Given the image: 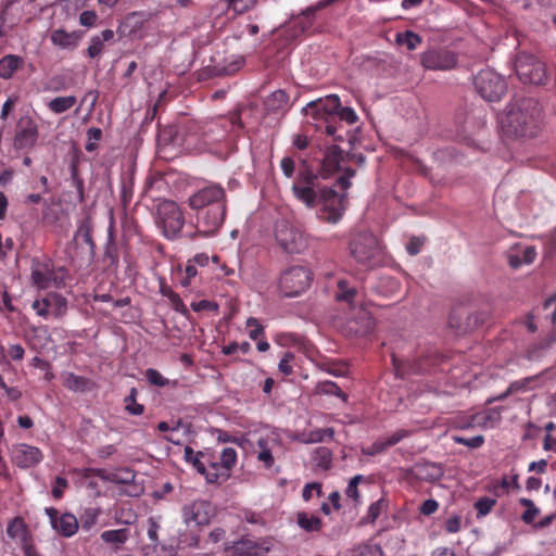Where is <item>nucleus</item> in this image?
Masks as SVG:
<instances>
[{"instance_id": "nucleus-55", "label": "nucleus", "mask_w": 556, "mask_h": 556, "mask_svg": "<svg viewBox=\"0 0 556 556\" xmlns=\"http://www.w3.org/2000/svg\"><path fill=\"white\" fill-rule=\"evenodd\" d=\"M334 116H339L341 121H344L350 125L354 124L357 121V115L355 111L349 106L342 108L340 105L339 110L336 111Z\"/></svg>"}, {"instance_id": "nucleus-41", "label": "nucleus", "mask_w": 556, "mask_h": 556, "mask_svg": "<svg viewBox=\"0 0 556 556\" xmlns=\"http://www.w3.org/2000/svg\"><path fill=\"white\" fill-rule=\"evenodd\" d=\"M365 477L363 475H356L350 479L348 486L345 489V495L350 500L354 502L355 505L361 504V495L358 492L359 482L364 481Z\"/></svg>"}, {"instance_id": "nucleus-52", "label": "nucleus", "mask_w": 556, "mask_h": 556, "mask_svg": "<svg viewBox=\"0 0 556 556\" xmlns=\"http://www.w3.org/2000/svg\"><path fill=\"white\" fill-rule=\"evenodd\" d=\"M229 8H231L236 13H244L250 10L255 3L256 0H225Z\"/></svg>"}, {"instance_id": "nucleus-60", "label": "nucleus", "mask_w": 556, "mask_h": 556, "mask_svg": "<svg viewBox=\"0 0 556 556\" xmlns=\"http://www.w3.org/2000/svg\"><path fill=\"white\" fill-rule=\"evenodd\" d=\"M314 493L317 495L321 493L320 484L316 482L305 484L302 492L303 500L308 502L313 497Z\"/></svg>"}, {"instance_id": "nucleus-26", "label": "nucleus", "mask_w": 556, "mask_h": 556, "mask_svg": "<svg viewBox=\"0 0 556 556\" xmlns=\"http://www.w3.org/2000/svg\"><path fill=\"white\" fill-rule=\"evenodd\" d=\"M130 533L126 528L106 530L101 533V540L118 551L129 539Z\"/></svg>"}, {"instance_id": "nucleus-37", "label": "nucleus", "mask_w": 556, "mask_h": 556, "mask_svg": "<svg viewBox=\"0 0 556 556\" xmlns=\"http://www.w3.org/2000/svg\"><path fill=\"white\" fill-rule=\"evenodd\" d=\"M296 520L299 527L306 532L319 531L321 528V519L315 515L302 511L298 514Z\"/></svg>"}, {"instance_id": "nucleus-24", "label": "nucleus", "mask_w": 556, "mask_h": 556, "mask_svg": "<svg viewBox=\"0 0 556 556\" xmlns=\"http://www.w3.org/2000/svg\"><path fill=\"white\" fill-rule=\"evenodd\" d=\"M338 301H344L350 305L356 306L362 302V295L358 289L346 280L338 281V292L336 294Z\"/></svg>"}, {"instance_id": "nucleus-3", "label": "nucleus", "mask_w": 556, "mask_h": 556, "mask_svg": "<svg viewBox=\"0 0 556 556\" xmlns=\"http://www.w3.org/2000/svg\"><path fill=\"white\" fill-rule=\"evenodd\" d=\"M313 279L312 271L304 266H291L279 278V289L286 296H296L304 292Z\"/></svg>"}, {"instance_id": "nucleus-19", "label": "nucleus", "mask_w": 556, "mask_h": 556, "mask_svg": "<svg viewBox=\"0 0 556 556\" xmlns=\"http://www.w3.org/2000/svg\"><path fill=\"white\" fill-rule=\"evenodd\" d=\"M457 63L455 53L448 50H430L421 54V64L431 71H447Z\"/></svg>"}, {"instance_id": "nucleus-25", "label": "nucleus", "mask_w": 556, "mask_h": 556, "mask_svg": "<svg viewBox=\"0 0 556 556\" xmlns=\"http://www.w3.org/2000/svg\"><path fill=\"white\" fill-rule=\"evenodd\" d=\"M268 112H286L289 109V97L283 90L271 92L264 101Z\"/></svg>"}, {"instance_id": "nucleus-16", "label": "nucleus", "mask_w": 556, "mask_h": 556, "mask_svg": "<svg viewBox=\"0 0 556 556\" xmlns=\"http://www.w3.org/2000/svg\"><path fill=\"white\" fill-rule=\"evenodd\" d=\"M256 457L268 469L275 463L274 454L280 450V437L276 431L261 435L256 444Z\"/></svg>"}, {"instance_id": "nucleus-34", "label": "nucleus", "mask_w": 556, "mask_h": 556, "mask_svg": "<svg viewBox=\"0 0 556 556\" xmlns=\"http://www.w3.org/2000/svg\"><path fill=\"white\" fill-rule=\"evenodd\" d=\"M184 457L199 473L204 470V465L208 462L207 451L195 452L190 446L185 447Z\"/></svg>"}, {"instance_id": "nucleus-9", "label": "nucleus", "mask_w": 556, "mask_h": 556, "mask_svg": "<svg viewBox=\"0 0 556 556\" xmlns=\"http://www.w3.org/2000/svg\"><path fill=\"white\" fill-rule=\"evenodd\" d=\"M189 206L198 212L215 205H226V193L219 185H208L192 193L188 199Z\"/></svg>"}, {"instance_id": "nucleus-53", "label": "nucleus", "mask_w": 556, "mask_h": 556, "mask_svg": "<svg viewBox=\"0 0 556 556\" xmlns=\"http://www.w3.org/2000/svg\"><path fill=\"white\" fill-rule=\"evenodd\" d=\"M159 530L160 525L156 519L153 517L149 518L147 521V535L154 546H156L159 543Z\"/></svg>"}, {"instance_id": "nucleus-10", "label": "nucleus", "mask_w": 556, "mask_h": 556, "mask_svg": "<svg viewBox=\"0 0 556 556\" xmlns=\"http://www.w3.org/2000/svg\"><path fill=\"white\" fill-rule=\"evenodd\" d=\"M351 254L364 265H371V261L380 253L377 238L370 232L357 235L350 243Z\"/></svg>"}, {"instance_id": "nucleus-45", "label": "nucleus", "mask_w": 556, "mask_h": 556, "mask_svg": "<svg viewBox=\"0 0 556 556\" xmlns=\"http://www.w3.org/2000/svg\"><path fill=\"white\" fill-rule=\"evenodd\" d=\"M137 390L132 388L130 390L129 395H127L124 400L125 402V409L132 416H139L143 413L144 408L143 405L139 404L136 401Z\"/></svg>"}, {"instance_id": "nucleus-57", "label": "nucleus", "mask_w": 556, "mask_h": 556, "mask_svg": "<svg viewBox=\"0 0 556 556\" xmlns=\"http://www.w3.org/2000/svg\"><path fill=\"white\" fill-rule=\"evenodd\" d=\"M75 237L76 238H81L87 244H91L92 241H91V236H90V225H89V222L86 219V220H83L76 232H75Z\"/></svg>"}, {"instance_id": "nucleus-17", "label": "nucleus", "mask_w": 556, "mask_h": 556, "mask_svg": "<svg viewBox=\"0 0 556 556\" xmlns=\"http://www.w3.org/2000/svg\"><path fill=\"white\" fill-rule=\"evenodd\" d=\"M46 515L49 518L52 529L64 538H71L78 531L77 518L70 513L60 515L54 507L46 508Z\"/></svg>"}, {"instance_id": "nucleus-31", "label": "nucleus", "mask_w": 556, "mask_h": 556, "mask_svg": "<svg viewBox=\"0 0 556 556\" xmlns=\"http://www.w3.org/2000/svg\"><path fill=\"white\" fill-rule=\"evenodd\" d=\"M113 37L114 33L111 29L103 30L100 36H93L87 50L88 55L92 59L99 56L103 51L104 42L112 40Z\"/></svg>"}, {"instance_id": "nucleus-47", "label": "nucleus", "mask_w": 556, "mask_h": 556, "mask_svg": "<svg viewBox=\"0 0 556 556\" xmlns=\"http://www.w3.org/2000/svg\"><path fill=\"white\" fill-rule=\"evenodd\" d=\"M354 556H382L383 552L380 545L365 543L353 549Z\"/></svg>"}, {"instance_id": "nucleus-63", "label": "nucleus", "mask_w": 556, "mask_h": 556, "mask_svg": "<svg viewBox=\"0 0 556 556\" xmlns=\"http://www.w3.org/2000/svg\"><path fill=\"white\" fill-rule=\"evenodd\" d=\"M280 167L286 177L291 178L293 176L295 164L291 157H283L280 162Z\"/></svg>"}, {"instance_id": "nucleus-18", "label": "nucleus", "mask_w": 556, "mask_h": 556, "mask_svg": "<svg viewBox=\"0 0 556 556\" xmlns=\"http://www.w3.org/2000/svg\"><path fill=\"white\" fill-rule=\"evenodd\" d=\"M10 455L13 464L23 469L34 467L42 460V453L38 447L24 443L13 445Z\"/></svg>"}, {"instance_id": "nucleus-61", "label": "nucleus", "mask_w": 556, "mask_h": 556, "mask_svg": "<svg viewBox=\"0 0 556 556\" xmlns=\"http://www.w3.org/2000/svg\"><path fill=\"white\" fill-rule=\"evenodd\" d=\"M315 453L319 457L318 466L328 468L331 463V452L327 447H318Z\"/></svg>"}, {"instance_id": "nucleus-21", "label": "nucleus", "mask_w": 556, "mask_h": 556, "mask_svg": "<svg viewBox=\"0 0 556 556\" xmlns=\"http://www.w3.org/2000/svg\"><path fill=\"white\" fill-rule=\"evenodd\" d=\"M536 256L535 249L531 245L517 243L507 252L508 263L513 268L531 264Z\"/></svg>"}, {"instance_id": "nucleus-38", "label": "nucleus", "mask_w": 556, "mask_h": 556, "mask_svg": "<svg viewBox=\"0 0 556 556\" xmlns=\"http://www.w3.org/2000/svg\"><path fill=\"white\" fill-rule=\"evenodd\" d=\"M334 431L332 428L316 429L307 433H303L301 442L305 444L323 442L326 438L332 439Z\"/></svg>"}, {"instance_id": "nucleus-44", "label": "nucleus", "mask_w": 556, "mask_h": 556, "mask_svg": "<svg viewBox=\"0 0 556 556\" xmlns=\"http://www.w3.org/2000/svg\"><path fill=\"white\" fill-rule=\"evenodd\" d=\"M316 391L320 394H332L346 401V394L332 381L319 382L316 387Z\"/></svg>"}, {"instance_id": "nucleus-49", "label": "nucleus", "mask_w": 556, "mask_h": 556, "mask_svg": "<svg viewBox=\"0 0 556 556\" xmlns=\"http://www.w3.org/2000/svg\"><path fill=\"white\" fill-rule=\"evenodd\" d=\"M495 504H496L495 498H491L488 496H483V497L479 498L475 503V508L478 511V517L486 516L492 510V508L495 506Z\"/></svg>"}, {"instance_id": "nucleus-48", "label": "nucleus", "mask_w": 556, "mask_h": 556, "mask_svg": "<svg viewBox=\"0 0 556 556\" xmlns=\"http://www.w3.org/2000/svg\"><path fill=\"white\" fill-rule=\"evenodd\" d=\"M245 328L248 330V334L251 340L255 341L261 336L264 334V327L261 325L260 320L255 317H249L247 319Z\"/></svg>"}, {"instance_id": "nucleus-64", "label": "nucleus", "mask_w": 556, "mask_h": 556, "mask_svg": "<svg viewBox=\"0 0 556 556\" xmlns=\"http://www.w3.org/2000/svg\"><path fill=\"white\" fill-rule=\"evenodd\" d=\"M98 516L99 511L97 509L90 508L86 510L85 516L83 517V528L87 530L90 529L94 525Z\"/></svg>"}, {"instance_id": "nucleus-39", "label": "nucleus", "mask_w": 556, "mask_h": 556, "mask_svg": "<svg viewBox=\"0 0 556 556\" xmlns=\"http://www.w3.org/2000/svg\"><path fill=\"white\" fill-rule=\"evenodd\" d=\"M395 41L401 46H405L407 50L412 51L421 43V38L414 31L406 30L404 33H399L396 35Z\"/></svg>"}, {"instance_id": "nucleus-7", "label": "nucleus", "mask_w": 556, "mask_h": 556, "mask_svg": "<svg viewBox=\"0 0 556 556\" xmlns=\"http://www.w3.org/2000/svg\"><path fill=\"white\" fill-rule=\"evenodd\" d=\"M316 181L317 176L313 172L301 170L291 188L294 198L308 208L317 205L319 190L323 189L317 186Z\"/></svg>"}, {"instance_id": "nucleus-35", "label": "nucleus", "mask_w": 556, "mask_h": 556, "mask_svg": "<svg viewBox=\"0 0 556 556\" xmlns=\"http://www.w3.org/2000/svg\"><path fill=\"white\" fill-rule=\"evenodd\" d=\"M75 96L56 97L47 103L48 109L54 114H61L72 109L76 103Z\"/></svg>"}, {"instance_id": "nucleus-13", "label": "nucleus", "mask_w": 556, "mask_h": 556, "mask_svg": "<svg viewBox=\"0 0 556 556\" xmlns=\"http://www.w3.org/2000/svg\"><path fill=\"white\" fill-rule=\"evenodd\" d=\"M39 130L37 123L28 115L20 117L13 139L15 149L29 150L37 143Z\"/></svg>"}, {"instance_id": "nucleus-32", "label": "nucleus", "mask_w": 556, "mask_h": 556, "mask_svg": "<svg viewBox=\"0 0 556 556\" xmlns=\"http://www.w3.org/2000/svg\"><path fill=\"white\" fill-rule=\"evenodd\" d=\"M184 457L199 473L204 470V465L208 462L207 451L195 452L190 446L185 447Z\"/></svg>"}, {"instance_id": "nucleus-43", "label": "nucleus", "mask_w": 556, "mask_h": 556, "mask_svg": "<svg viewBox=\"0 0 556 556\" xmlns=\"http://www.w3.org/2000/svg\"><path fill=\"white\" fill-rule=\"evenodd\" d=\"M245 63L242 55H231L225 61V64L220 68V72L226 75H232L237 73Z\"/></svg>"}, {"instance_id": "nucleus-6", "label": "nucleus", "mask_w": 556, "mask_h": 556, "mask_svg": "<svg viewBox=\"0 0 556 556\" xmlns=\"http://www.w3.org/2000/svg\"><path fill=\"white\" fill-rule=\"evenodd\" d=\"M317 205H320L319 218L336 224L345 210V194H339L331 188H323L319 190Z\"/></svg>"}, {"instance_id": "nucleus-8", "label": "nucleus", "mask_w": 556, "mask_h": 556, "mask_svg": "<svg viewBox=\"0 0 556 556\" xmlns=\"http://www.w3.org/2000/svg\"><path fill=\"white\" fill-rule=\"evenodd\" d=\"M159 225L167 238H175L184 227L185 218L179 206L173 201H163L157 206Z\"/></svg>"}, {"instance_id": "nucleus-42", "label": "nucleus", "mask_w": 556, "mask_h": 556, "mask_svg": "<svg viewBox=\"0 0 556 556\" xmlns=\"http://www.w3.org/2000/svg\"><path fill=\"white\" fill-rule=\"evenodd\" d=\"M218 459L222 464V467H224L225 470L230 473L231 469L237 463V452L232 447H225L223 448Z\"/></svg>"}, {"instance_id": "nucleus-33", "label": "nucleus", "mask_w": 556, "mask_h": 556, "mask_svg": "<svg viewBox=\"0 0 556 556\" xmlns=\"http://www.w3.org/2000/svg\"><path fill=\"white\" fill-rule=\"evenodd\" d=\"M184 457L199 473L204 470V465L208 462L207 451L195 452L190 446L185 447Z\"/></svg>"}, {"instance_id": "nucleus-29", "label": "nucleus", "mask_w": 556, "mask_h": 556, "mask_svg": "<svg viewBox=\"0 0 556 556\" xmlns=\"http://www.w3.org/2000/svg\"><path fill=\"white\" fill-rule=\"evenodd\" d=\"M31 280L39 289H48L51 287L52 271L48 265H35L31 269Z\"/></svg>"}, {"instance_id": "nucleus-4", "label": "nucleus", "mask_w": 556, "mask_h": 556, "mask_svg": "<svg viewBox=\"0 0 556 556\" xmlns=\"http://www.w3.org/2000/svg\"><path fill=\"white\" fill-rule=\"evenodd\" d=\"M477 92L486 101H498L507 90L505 79L492 70L480 71L475 78Z\"/></svg>"}, {"instance_id": "nucleus-2", "label": "nucleus", "mask_w": 556, "mask_h": 556, "mask_svg": "<svg viewBox=\"0 0 556 556\" xmlns=\"http://www.w3.org/2000/svg\"><path fill=\"white\" fill-rule=\"evenodd\" d=\"M275 240L289 254L304 253L311 245V237L300 227L286 219L276 223Z\"/></svg>"}, {"instance_id": "nucleus-20", "label": "nucleus", "mask_w": 556, "mask_h": 556, "mask_svg": "<svg viewBox=\"0 0 556 556\" xmlns=\"http://www.w3.org/2000/svg\"><path fill=\"white\" fill-rule=\"evenodd\" d=\"M408 434H409L408 431H406L404 429L396 430L395 432H393L392 434H390L388 437L379 438L371 445H369L367 447H362V453L364 455H368V456H375V455L381 454L389 447L397 444L403 439L407 438Z\"/></svg>"}, {"instance_id": "nucleus-51", "label": "nucleus", "mask_w": 556, "mask_h": 556, "mask_svg": "<svg viewBox=\"0 0 556 556\" xmlns=\"http://www.w3.org/2000/svg\"><path fill=\"white\" fill-rule=\"evenodd\" d=\"M147 380L156 387H165L168 384V379L165 378L160 371L153 368H149L146 370Z\"/></svg>"}, {"instance_id": "nucleus-54", "label": "nucleus", "mask_w": 556, "mask_h": 556, "mask_svg": "<svg viewBox=\"0 0 556 556\" xmlns=\"http://www.w3.org/2000/svg\"><path fill=\"white\" fill-rule=\"evenodd\" d=\"M293 359H294V354L291 352H286L278 364L279 371L281 374H283L285 376L291 375L293 372V368L291 365Z\"/></svg>"}, {"instance_id": "nucleus-46", "label": "nucleus", "mask_w": 556, "mask_h": 556, "mask_svg": "<svg viewBox=\"0 0 556 556\" xmlns=\"http://www.w3.org/2000/svg\"><path fill=\"white\" fill-rule=\"evenodd\" d=\"M519 503L525 506L527 509L522 514L521 519L526 523H531L535 519V517L540 514L539 508L534 505L533 501L521 497Z\"/></svg>"}, {"instance_id": "nucleus-30", "label": "nucleus", "mask_w": 556, "mask_h": 556, "mask_svg": "<svg viewBox=\"0 0 556 556\" xmlns=\"http://www.w3.org/2000/svg\"><path fill=\"white\" fill-rule=\"evenodd\" d=\"M62 381L64 387L73 392H85L90 387V382L87 378L77 376L74 372L62 374Z\"/></svg>"}, {"instance_id": "nucleus-1", "label": "nucleus", "mask_w": 556, "mask_h": 556, "mask_svg": "<svg viewBox=\"0 0 556 556\" xmlns=\"http://www.w3.org/2000/svg\"><path fill=\"white\" fill-rule=\"evenodd\" d=\"M541 109L534 99H520L510 104L501 118V126L507 136L532 137L536 132Z\"/></svg>"}, {"instance_id": "nucleus-5", "label": "nucleus", "mask_w": 556, "mask_h": 556, "mask_svg": "<svg viewBox=\"0 0 556 556\" xmlns=\"http://www.w3.org/2000/svg\"><path fill=\"white\" fill-rule=\"evenodd\" d=\"M515 71L518 78L525 84L542 85L547 78L544 63L525 52L517 55Z\"/></svg>"}, {"instance_id": "nucleus-22", "label": "nucleus", "mask_w": 556, "mask_h": 556, "mask_svg": "<svg viewBox=\"0 0 556 556\" xmlns=\"http://www.w3.org/2000/svg\"><path fill=\"white\" fill-rule=\"evenodd\" d=\"M207 460L204 470L200 472L207 483H218L229 479V472L222 467V464L211 451H207Z\"/></svg>"}, {"instance_id": "nucleus-14", "label": "nucleus", "mask_w": 556, "mask_h": 556, "mask_svg": "<svg viewBox=\"0 0 556 556\" xmlns=\"http://www.w3.org/2000/svg\"><path fill=\"white\" fill-rule=\"evenodd\" d=\"M215 516V507L205 500H198L182 508V518L188 527L205 526Z\"/></svg>"}, {"instance_id": "nucleus-58", "label": "nucleus", "mask_w": 556, "mask_h": 556, "mask_svg": "<svg viewBox=\"0 0 556 556\" xmlns=\"http://www.w3.org/2000/svg\"><path fill=\"white\" fill-rule=\"evenodd\" d=\"M97 20H98L97 13L91 10L83 11L79 15V23H80V25H83L85 27L94 26Z\"/></svg>"}, {"instance_id": "nucleus-50", "label": "nucleus", "mask_w": 556, "mask_h": 556, "mask_svg": "<svg viewBox=\"0 0 556 556\" xmlns=\"http://www.w3.org/2000/svg\"><path fill=\"white\" fill-rule=\"evenodd\" d=\"M452 440L455 443L468 446L469 448H479L484 443L483 435H476L469 439L459 435H453Z\"/></svg>"}, {"instance_id": "nucleus-28", "label": "nucleus", "mask_w": 556, "mask_h": 556, "mask_svg": "<svg viewBox=\"0 0 556 556\" xmlns=\"http://www.w3.org/2000/svg\"><path fill=\"white\" fill-rule=\"evenodd\" d=\"M23 63L24 60L18 55H4L0 59V77L3 79H10Z\"/></svg>"}, {"instance_id": "nucleus-11", "label": "nucleus", "mask_w": 556, "mask_h": 556, "mask_svg": "<svg viewBox=\"0 0 556 556\" xmlns=\"http://www.w3.org/2000/svg\"><path fill=\"white\" fill-rule=\"evenodd\" d=\"M340 99L337 94H329L325 98H319L315 101L307 103L302 112L306 117L313 121L329 122L334 117L336 111L339 110Z\"/></svg>"}, {"instance_id": "nucleus-23", "label": "nucleus", "mask_w": 556, "mask_h": 556, "mask_svg": "<svg viewBox=\"0 0 556 556\" xmlns=\"http://www.w3.org/2000/svg\"><path fill=\"white\" fill-rule=\"evenodd\" d=\"M80 38L81 36L78 31H66L62 28L53 30L50 35L53 46L66 50H74L78 46Z\"/></svg>"}, {"instance_id": "nucleus-40", "label": "nucleus", "mask_w": 556, "mask_h": 556, "mask_svg": "<svg viewBox=\"0 0 556 556\" xmlns=\"http://www.w3.org/2000/svg\"><path fill=\"white\" fill-rule=\"evenodd\" d=\"M389 503L387 498L381 497L378 501L374 502L367 510L366 521L369 523H374L377 518L388 509Z\"/></svg>"}, {"instance_id": "nucleus-15", "label": "nucleus", "mask_w": 556, "mask_h": 556, "mask_svg": "<svg viewBox=\"0 0 556 556\" xmlns=\"http://www.w3.org/2000/svg\"><path fill=\"white\" fill-rule=\"evenodd\" d=\"M31 307L40 317L60 318L67 312V301L61 294L49 293L43 299L34 301Z\"/></svg>"}, {"instance_id": "nucleus-59", "label": "nucleus", "mask_w": 556, "mask_h": 556, "mask_svg": "<svg viewBox=\"0 0 556 556\" xmlns=\"http://www.w3.org/2000/svg\"><path fill=\"white\" fill-rule=\"evenodd\" d=\"M510 484L518 486L517 476L513 477L511 481H509L507 478H502L494 484L493 490L496 494L505 493L507 492Z\"/></svg>"}, {"instance_id": "nucleus-27", "label": "nucleus", "mask_w": 556, "mask_h": 556, "mask_svg": "<svg viewBox=\"0 0 556 556\" xmlns=\"http://www.w3.org/2000/svg\"><path fill=\"white\" fill-rule=\"evenodd\" d=\"M341 159V151L337 147L329 148L321 162L323 175L329 176L334 173L340 166Z\"/></svg>"}, {"instance_id": "nucleus-62", "label": "nucleus", "mask_w": 556, "mask_h": 556, "mask_svg": "<svg viewBox=\"0 0 556 556\" xmlns=\"http://www.w3.org/2000/svg\"><path fill=\"white\" fill-rule=\"evenodd\" d=\"M446 532L448 533H457L462 528V519L457 515L451 516L446 521L444 526Z\"/></svg>"}, {"instance_id": "nucleus-36", "label": "nucleus", "mask_w": 556, "mask_h": 556, "mask_svg": "<svg viewBox=\"0 0 556 556\" xmlns=\"http://www.w3.org/2000/svg\"><path fill=\"white\" fill-rule=\"evenodd\" d=\"M7 534L13 540L25 543L27 541V529L23 519L14 518L11 520L7 528Z\"/></svg>"}, {"instance_id": "nucleus-12", "label": "nucleus", "mask_w": 556, "mask_h": 556, "mask_svg": "<svg viewBox=\"0 0 556 556\" xmlns=\"http://www.w3.org/2000/svg\"><path fill=\"white\" fill-rule=\"evenodd\" d=\"M226 215V205H215L212 208L197 213L195 228L202 236H213L222 227Z\"/></svg>"}, {"instance_id": "nucleus-56", "label": "nucleus", "mask_w": 556, "mask_h": 556, "mask_svg": "<svg viewBox=\"0 0 556 556\" xmlns=\"http://www.w3.org/2000/svg\"><path fill=\"white\" fill-rule=\"evenodd\" d=\"M362 320H363L362 327H352L351 326V330H353L355 333H358V334H366L369 331H371V329L374 327L372 319L367 312L362 311Z\"/></svg>"}]
</instances>
